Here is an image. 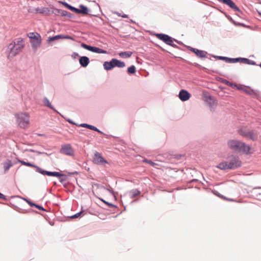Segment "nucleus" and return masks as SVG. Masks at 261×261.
Segmentation results:
<instances>
[{
    "mask_svg": "<svg viewBox=\"0 0 261 261\" xmlns=\"http://www.w3.org/2000/svg\"><path fill=\"white\" fill-rule=\"evenodd\" d=\"M41 42V39H37L36 40H32L31 41L32 46L34 49H36L38 47L40 46Z\"/></svg>",
    "mask_w": 261,
    "mask_h": 261,
    "instance_id": "obj_18",
    "label": "nucleus"
},
{
    "mask_svg": "<svg viewBox=\"0 0 261 261\" xmlns=\"http://www.w3.org/2000/svg\"><path fill=\"white\" fill-rule=\"evenodd\" d=\"M60 152L67 155L72 156L74 155V150L70 144H67L62 146Z\"/></svg>",
    "mask_w": 261,
    "mask_h": 261,
    "instance_id": "obj_7",
    "label": "nucleus"
},
{
    "mask_svg": "<svg viewBox=\"0 0 261 261\" xmlns=\"http://www.w3.org/2000/svg\"><path fill=\"white\" fill-rule=\"evenodd\" d=\"M240 60V58H230L229 63H236Z\"/></svg>",
    "mask_w": 261,
    "mask_h": 261,
    "instance_id": "obj_30",
    "label": "nucleus"
},
{
    "mask_svg": "<svg viewBox=\"0 0 261 261\" xmlns=\"http://www.w3.org/2000/svg\"><path fill=\"white\" fill-rule=\"evenodd\" d=\"M70 10L76 13H83V14H87V9L86 8H85L83 10H81L78 9H76L72 6L70 8Z\"/></svg>",
    "mask_w": 261,
    "mask_h": 261,
    "instance_id": "obj_22",
    "label": "nucleus"
},
{
    "mask_svg": "<svg viewBox=\"0 0 261 261\" xmlns=\"http://www.w3.org/2000/svg\"><path fill=\"white\" fill-rule=\"evenodd\" d=\"M220 59L225 60L226 62L229 63L230 58L227 57H220Z\"/></svg>",
    "mask_w": 261,
    "mask_h": 261,
    "instance_id": "obj_35",
    "label": "nucleus"
},
{
    "mask_svg": "<svg viewBox=\"0 0 261 261\" xmlns=\"http://www.w3.org/2000/svg\"><path fill=\"white\" fill-rule=\"evenodd\" d=\"M203 99L204 101L209 103L210 106H217L216 101L213 99V97L206 93H203Z\"/></svg>",
    "mask_w": 261,
    "mask_h": 261,
    "instance_id": "obj_9",
    "label": "nucleus"
},
{
    "mask_svg": "<svg viewBox=\"0 0 261 261\" xmlns=\"http://www.w3.org/2000/svg\"><path fill=\"white\" fill-rule=\"evenodd\" d=\"M241 90L244 92H245L249 95H251L254 93V91L253 90L250 89L249 88H242Z\"/></svg>",
    "mask_w": 261,
    "mask_h": 261,
    "instance_id": "obj_25",
    "label": "nucleus"
},
{
    "mask_svg": "<svg viewBox=\"0 0 261 261\" xmlns=\"http://www.w3.org/2000/svg\"><path fill=\"white\" fill-rule=\"evenodd\" d=\"M24 46V41L21 38H16L9 44L8 49L9 50L8 57L12 58L21 51Z\"/></svg>",
    "mask_w": 261,
    "mask_h": 261,
    "instance_id": "obj_2",
    "label": "nucleus"
},
{
    "mask_svg": "<svg viewBox=\"0 0 261 261\" xmlns=\"http://www.w3.org/2000/svg\"><path fill=\"white\" fill-rule=\"evenodd\" d=\"M28 203L32 206H34L33 205V203L31 202H30V201H28Z\"/></svg>",
    "mask_w": 261,
    "mask_h": 261,
    "instance_id": "obj_45",
    "label": "nucleus"
},
{
    "mask_svg": "<svg viewBox=\"0 0 261 261\" xmlns=\"http://www.w3.org/2000/svg\"><path fill=\"white\" fill-rule=\"evenodd\" d=\"M136 67L135 66L132 65L127 69V72L128 74H134L136 72Z\"/></svg>",
    "mask_w": 261,
    "mask_h": 261,
    "instance_id": "obj_26",
    "label": "nucleus"
},
{
    "mask_svg": "<svg viewBox=\"0 0 261 261\" xmlns=\"http://www.w3.org/2000/svg\"><path fill=\"white\" fill-rule=\"evenodd\" d=\"M247 64H254L255 63L253 61H250V62H248Z\"/></svg>",
    "mask_w": 261,
    "mask_h": 261,
    "instance_id": "obj_44",
    "label": "nucleus"
},
{
    "mask_svg": "<svg viewBox=\"0 0 261 261\" xmlns=\"http://www.w3.org/2000/svg\"><path fill=\"white\" fill-rule=\"evenodd\" d=\"M260 67H261V63L260 64Z\"/></svg>",
    "mask_w": 261,
    "mask_h": 261,
    "instance_id": "obj_46",
    "label": "nucleus"
},
{
    "mask_svg": "<svg viewBox=\"0 0 261 261\" xmlns=\"http://www.w3.org/2000/svg\"><path fill=\"white\" fill-rule=\"evenodd\" d=\"M43 103L45 105H46V106H47L48 107H49V108L51 109H54V108L53 107V106L51 105V103H50L49 101L48 100V99L45 97L43 99Z\"/></svg>",
    "mask_w": 261,
    "mask_h": 261,
    "instance_id": "obj_24",
    "label": "nucleus"
},
{
    "mask_svg": "<svg viewBox=\"0 0 261 261\" xmlns=\"http://www.w3.org/2000/svg\"><path fill=\"white\" fill-rule=\"evenodd\" d=\"M79 63L84 67H87L89 63V59L87 57H81L79 59Z\"/></svg>",
    "mask_w": 261,
    "mask_h": 261,
    "instance_id": "obj_11",
    "label": "nucleus"
},
{
    "mask_svg": "<svg viewBox=\"0 0 261 261\" xmlns=\"http://www.w3.org/2000/svg\"><path fill=\"white\" fill-rule=\"evenodd\" d=\"M228 148L237 152H242L246 154L251 153V147L245 143L240 140L231 139L227 142Z\"/></svg>",
    "mask_w": 261,
    "mask_h": 261,
    "instance_id": "obj_1",
    "label": "nucleus"
},
{
    "mask_svg": "<svg viewBox=\"0 0 261 261\" xmlns=\"http://www.w3.org/2000/svg\"><path fill=\"white\" fill-rule=\"evenodd\" d=\"M29 37L32 40L41 38V36L38 33H31Z\"/></svg>",
    "mask_w": 261,
    "mask_h": 261,
    "instance_id": "obj_23",
    "label": "nucleus"
},
{
    "mask_svg": "<svg viewBox=\"0 0 261 261\" xmlns=\"http://www.w3.org/2000/svg\"><path fill=\"white\" fill-rule=\"evenodd\" d=\"M155 36L158 39L164 41L167 44L171 45L173 42V39L167 35L157 34Z\"/></svg>",
    "mask_w": 261,
    "mask_h": 261,
    "instance_id": "obj_8",
    "label": "nucleus"
},
{
    "mask_svg": "<svg viewBox=\"0 0 261 261\" xmlns=\"http://www.w3.org/2000/svg\"><path fill=\"white\" fill-rule=\"evenodd\" d=\"M88 128L91 129H93V130H96V131H98V128H97L96 127L94 126H92V125H89V127H88Z\"/></svg>",
    "mask_w": 261,
    "mask_h": 261,
    "instance_id": "obj_38",
    "label": "nucleus"
},
{
    "mask_svg": "<svg viewBox=\"0 0 261 261\" xmlns=\"http://www.w3.org/2000/svg\"><path fill=\"white\" fill-rule=\"evenodd\" d=\"M144 162H146V163H147L152 166H153L154 165H155V164L153 163L150 160H144L143 161Z\"/></svg>",
    "mask_w": 261,
    "mask_h": 261,
    "instance_id": "obj_37",
    "label": "nucleus"
},
{
    "mask_svg": "<svg viewBox=\"0 0 261 261\" xmlns=\"http://www.w3.org/2000/svg\"><path fill=\"white\" fill-rule=\"evenodd\" d=\"M79 55L77 53H74L72 55V57L73 58H75L76 56H78Z\"/></svg>",
    "mask_w": 261,
    "mask_h": 261,
    "instance_id": "obj_42",
    "label": "nucleus"
},
{
    "mask_svg": "<svg viewBox=\"0 0 261 261\" xmlns=\"http://www.w3.org/2000/svg\"><path fill=\"white\" fill-rule=\"evenodd\" d=\"M222 1L225 4L229 6L231 8L237 11L239 10V8L231 0H222Z\"/></svg>",
    "mask_w": 261,
    "mask_h": 261,
    "instance_id": "obj_13",
    "label": "nucleus"
},
{
    "mask_svg": "<svg viewBox=\"0 0 261 261\" xmlns=\"http://www.w3.org/2000/svg\"><path fill=\"white\" fill-rule=\"evenodd\" d=\"M249 131V130L247 129L246 128H241L238 130V133L245 138H248Z\"/></svg>",
    "mask_w": 261,
    "mask_h": 261,
    "instance_id": "obj_19",
    "label": "nucleus"
},
{
    "mask_svg": "<svg viewBox=\"0 0 261 261\" xmlns=\"http://www.w3.org/2000/svg\"><path fill=\"white\" fill-rule=\"evenodd\" d=\"M242 162L238 156H231L228 162H223L217 166L221 170H231L239 167Z\"/></svg>",
    "mask_w": 261,
    "mask_h": 261,
    "instance_id": "obj_3",
    "label": "nucleus"
},
{
    "mask_svg": "<svg viewBox=\"0 0 261 261\" xmlns=\"http://www.w3.org/2000/svg\"><path fill=\"white\" fill-rule=\"evenodd\" d=\"M81 214H82V212L77 213L76 214L71 216L70 217L72 219L76 218L79 217L81 215Z\"/></svg>",
    "mask_w": 261,
    "mask_h": 261,
    "instance_id": "obj_34",
    "label": "nucleus"
},
{
    "mask_svg": "<svg viewBox=\"0 0 261 261\" xmlns=\"http://www.w3.org/2000/svg\"><path fill=\"white\" fill-rule=\"evenodd\" d=\"M18 125L23 128L27 127L29 124V115L27 113H19L16 114Z\"/></svg>",
    "mask_w": 261,
    "mask_h": 261,
    "instance_id": "obj_5",
    "label": "nucleus"
},
{
    "mask_svg": "<svg viewBox=\"0 0 261 261\" xmlns=\"http://www.w3.org/2000/svg\"><path fill=\"white\" fill-rule=\"evenodd\" d=\"M247 138L252 141H256L258 138V133L255 130H249Z\"/></svg>",
    "mask_w": 261,
    "mask_h": 261,
    "instance_id": "obj_14",
    "label": "nucleus"
},
{
    "mask_svg": "<svg viewBox=\"0 0 261 261\" xmlns=\"http://www.w3.org/2000/svg\"><path fill=\"white\" fill-rule=\"evenodd\" d=\"M81 46L83 48H84L87 50H88L89 51H92L94 53H98V48L96 47L91 46L87 45L85 43H82Z\"/></svg>",
    "mask_w": 261,
    "mask_h": 261,
    "instance_id": "obj_15",
    "label": "nucleus"
},
{
    "mask_svg": "<svg viewBox=\"0 0 261 261\" xmlns=\"http://www.w3.org/2000/svg\"><path fill=\"white\" fill-rule=\"evenodd\" d=\"M217 195L219 197H220L222 199H225V200H226L228 201H232V199H229V198H226L225 197H224L223 195H221V194H217Z\"/></svg>",
    "mask_w": 261,
    "mask_h": 261,
    "instance_id": "obj_33",
    "label": "nucleus"
},
{
    "mask_svg": "<svg viewBox=\"0 0 261 261\" xmlns=\"http://www.w3.org/2000/svg\"><path fill=\"white\" fill-rule=\"evenodd\" d=\"M99 199L102 201V202H103L104 203H105L106 204H107L110 207H115V206L114 205H113V204L112 203H109L108 202H106V201L103 200V199H100L99 198Z\"/></svg>",
    "mask_w": 261,
    "mask_h": 261,
    "instance_id": "obj_29",
    "label": "nucleus"
},
{
    "mask_svg": "<svg viewBox=\"0 0 261 261\" xmlns=\"http://www.w3.org/2000/svg\"><path fill=\"white\" fill-rule=\"evenodd\" d=\"M132 197H134L140 194V192L137 190H135L132 192Z\"/></svg>",
    "mask_w": 261,
    "mask_h": 261,
    "instance_id": "obj_31",
    "label": "nucleus"
},
{
    "mask_svg": "<svg viewBox=\"0 0 261 261\" xmlns=\"http://www.w3.org/2000/svg\"><path fill=\"white\" fill-rule=\"evenodd\" d=\"M89 124H85V123H84V124H82L81 125V126H83V127H89Z\"/></svg>",
    "mask_w": 261,
    "mask_h": 261,
    "instance_id": "obj_43",
    "label": "nucleus"
},
{
    "mask_svg": "<svg viewBox=\"0 0 261 261\" xmlns=\"http://www.w3.org/2000/svg\"><path fill=\"white\" fill-rule=\"evenodd\" d=\"M132 55V52L130 51L120 52L119 56L122 58H128Z\"/></svg>",
    "mask_w": 261,
    "mask_h": 261,
    "instance_id": "obj_21",
    "label": "nucleus"
},
{
    "mask_svg": "<svg viewBox=\"0 0 261 261\" xmlns=\"http://www.w3.org/2000/svg\"><path fill=\"white\" fill-rule=\"evenodd\" d=\"M107 53V51L106 50H104L102 49L99 48V54H106Z\"/></svg>",
    "mask_w": 261,
    "mask_h": 261,
    "instance_id": "obj_40",
    "label": "nucleus"
},
{
    "mask_svg": "<svg viewBox=\"0 0 261 261\" xmlns=\"http://www.w3.org/2000/svg\"><path fill=\"white\" fill-rule=\"evenodd\" d=\"M191 50L197 56L203 58L205 57V54L206 53L203 50H200L196 48H192Z\"/></svg>",
    "mask_w": 261,
    "mask_h": 261,
    "instance_id": "obj_16",
    "label": "nucleus"
},
{
    "mask_svg": "<svg viewBox=\"0 0 261 261\" xmlns=\"http://www.w3.org/2000/svg\"><path fill=\"white\" fill-rule=\"evenodd\" d=\"M33 205H34V206H35L36 207L38 208L40 210L45 211V210L43 208V207L40 205H37L36 204H33Z\"/></svg>",
    "mask_w": 261,
    "mask_h": 261,
    "instance_id": "obj_36",
    "label": "nucleus"
},
{
    "mask_svg": "<svg viewBox=\"0 0 261 261\" xmlns=\"http://www.w3.org/2000/svg\"><path fill=\"white\" fill-rule=\"evenodd\" d=\"M59 3H61L63 6H64L66 8L69 9L70 10V8H71V6L68 4L67 3L65 2L59 1Z\"/></svg>",
    "mask_w": 261,
    "mask_h": 261,
    "instance_id": "obj_28",
    "label": "nucleus"
},
{
    "mask_svg": "<svg viewBox=\"0 0 261 261\" xmlns=\"http://www.w3.org/2000/svg\"><path fill=\"white\" fill-rule=\"evenodd\" d=\"M57 13L58 14H59L62 16H65V17H70L71 15V14L69 12H68L66 11H65V10H62L55 9V13Z\"/></svg>",
    "mask_w": 261,
    "mask_h": 261,
    "instance_id": "obj_17",
    "label": "nucleus"
},
{
    "mask_svg": "<svg viewBox=\"0 0 261 261\" xmlns=\"http://www.w3.org/2000/svg\"><path fill=\"white\" fill-rule=\"evenodd\" d=\"M179 98L183 101L188 100L191 96V94L186 90H181L179 93Z\"/></svg>",
    "mask_w": 261,
    "mask_h": 261,
    "instance_id": "obj_10",
    "label": "nucleus"
},
{
    "mask_svg": "<svg viewBox=\"0 0 261 261\" xmlns=\"http://www.w3.org/2000/svg\"><path fill=\"white\" fill-rule=\"evenodd\" d=\"M99 164L105 166L106 164H109V163L107 161L99 155Z\"/></svg>",
    "mask_w": 261,
    "mask_h": 261,
    "instance_id": "obj_27",
    "label": "nucleus"
},
{
    "mask_svg": "<svg viewBox=\"0 0 261 261\" xmlns=\"http://www.w3.org/2000/svg\"><path fill=\"white\" fill-rule=\"evenodd\" d=\"M0 198L2 199H6L5 195L0 193Z\"/></svg>",
    "mask_w": 261,
    "mask_h": 261,
    "instance_id": "obj_41",
    "label": "nucleus"
},
{
    "mask_svg": "<svg viewBox=\"0 0 261 261\" xmlns=\"http://www.w3.org/2000/svg\"><path fill=\"white\" fill-rule=\"evenodd\" d=\"M125 66L124 62L120 61L116 59H112L110 62H105L103 63L104 68L107 70H111L115 67L123 68Z\"/></svg>",
    "mask_w": 261,
    "mask_h": 261,
    "instance_id": "obj_6",
    "label": "nucleus"
},
{
    "mask_svg": "<svg viewBox=\"0 0 261 261\" xmlns=\"http://www.w3.org/2000/svg\"><path fill=\"white\" fill-rule=\"evenodd\" d=\"M60 39H71V37L66 35L64 36L63 35H58L53 37H50L48 38V41H52Z\"/></svg>",
    "mask_w": 261,
    "mask_h": 261,
    "instance_id": "obj_12",
    "label": "nucleus"
},
{
    "mask_svg": "<svg viewBox=\"0 0 261 261\" xmlns=\"http://www.w3.org/2000/svg\"><path fill=\"white\" fill-rule=\"evenodd\" d=\"M13 165V163L10 160H7L4 163V167L5 169V171L6 172L8 171L10 167H12Z\"/></svg>",
    "mask_w": 261,
    "mask_h": 261,
    "instance_id": "obj_20",
    "label": "nucleus"
},
{
    "mask_svg": "<svg viewBox=\"0 0 261 261\" xmlns=\"http://www.w3.org/2000/svg\"><path fill=\"white\" fill-rule=\"evenodd\" d=\"M18 162L20 163L22 165L35 168L36 170V171L41 174L44 175H47V176H56L58 177H60L61 176H63L64 175L63 174L60 173L58 172H50L45 171L41 168L39 167L38 166L34 165L33 164H31L29 162H26L23 161L19 160Z\"/></svg>",
    "mask_w": 261,
    "mask_h": 261,
    "instance_id": "obj_4",
    "label": "nucleus"
},
{
    "mask_svg": "<svg viewBox=\"0 0 261 261\" xmlns=\"http://www.w3.org/2000/svg\"><path fill=\"white\" fill-rule=\"evenodd\" d=\"M36 11H37V12H38L40 13H43L45 12V10L44 8L42 9H36Z\"/></svg>",
    "mask_w": 261,
    "mask_h": 261,
    "instance_id": "obj_39",
    "label": "nucleus"
},
{
    "mask_svg": "<svg viewBox=\"0 0 261 261\" xmlns=\"http://www.w3.org/2000/svg\"><path fill=\"white\" fill-rule=\"evenodd\" d=\"M242 62L245 64H247L248 62H250V60L246 58H240Z\"/></svg>",
    "mask_w": 261,
    "mask_h": 261,
    "instance_id": "obj_32",
    "label": "nucleus"
}]
</instances>
